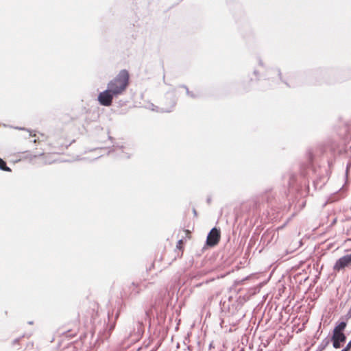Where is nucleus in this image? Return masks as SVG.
<instances>
[{"label":"nucleus","instance_id":"2","mask_svg":"<svg viewBox=\"0 0 351 351\" xmlns=\"http://www.w3.org/2000/svg\"><path fill=\"white\" fill-rule=\"evenodd\" d=\"M115 97L112 91L108 88L98 95V101L104 106H110L112 103L113 97Z\"/></svg>","mask_w":351,"mask_h":351},{"label":"nucleus","instance_id":"5","mask_svg":"<svg viewBox=\"0 0 351 351\" xmlns=\"http://www.w3.org/2000/svg\"><path fill=\"white\" fill-rule=\"evenodd\" d=\"M346 339V337L343 333L333 332L332 337L333 347L335 348H339L341 347V343L345 342Z\"/></svg>","mask_w":351,"mask_h":351},{"label":"nucleus","instance_id":"3","mask_svg":"<svg viewBox=\"0 0 351 351\" xmlns=\"http://www.w3.org/2000/svg\"><path fill=\"white\" fill-rule=\"evenodd\" d=\"M220 239V231L216 228H213L208 234L206 245L210 247H214L219 243Z\"/></svg>","mask_w":351,"mask_h":351},{"label":"nucleus","instance_id":"9","mask_svg":"<svg viewBox=\"0 0 351 351\" xmlns=\"http://www.w3.org/2000/svg\"><path fill=\"white\" fill-rule=\"evenodd\" d=\"M182 245H183L182 240H180V241H178V242L177 243V247L179 249H182Z\"/></svg>","mask_w":351,"mask_h":351},{"label":"nucleus","instance_id":"8","mask_svg":"<svg viewBox=\"0 0 351 351\" xmlns=\"http://www.w3.org/2000/svg\"><path fill=\"white\" fill-rule=\"evenodd\" d=\"M63 141V138H60L57 141H56V143L58 145H60L61 146V149H60V151H64L65 149H66L69 145H70V143H66L65 145L63 144L62 143Z\"/></svg>","mask_w":351,"mask_h":351},{"label":"nucleus","instance_id":"7","mask_svg":"<svg viewBox=\"0 0 351 351\" xmlns=\"http://www.w3.org/2000/svg\"><path fill=\"white\" fill-rule=\"evenodd\" d=\"M0 169L5 171H11V169L7 167L6 162L1 158H0Z\"/></svg>","mask_w":351,"mask_h":351},{"label":"nucleus","instance_id":"6","mask_svg":"<svg viewBox=\"0 0 351 351\" xmlns=\"http://www.w3.org/2000/svg\"><path fill=\"white\" fill-rule=\"evenodd\" d=\"M346 323L345 322H340L335 328H334L333 332L336 333H343V331L346 327Z\"/></svg>","mask_w":351,"mask_h":351},{"label":"nucleus","instance_id":"11","mask_svg":"<svg viewBox=\"0 0 351 351\" xmlns=\"http://www.w3.org/2000/svg\"><path fill=\"white\" fill-rule=\"evenodd\" d=\"M193 214H194V216H195V217H197V210H195V208H193Z\"/></svg>","mask_w":351,"mask_h":351},{"label":"nucleus","instance_id":"10","mask_svg":"<svg viewBox=\"0 0 351 351\" xmlns=\"http://www.w3.org/2000/svg\"><path fill=\"white\" fill-rule=\"evenodd\" d=\"M186 234L189 238H191V232L189 230H185Z\"/></svg>","mask_w":351,"mask_h":351},{"label":"nucleus","instance_id":"1","mask_svg":"<svg viewBox=\"0 0 351 351\" xmlns=\"http://www.w3.org/2000/svg\"><path fill=\"white\" fill-rule=\"evenodd\" d=\"M130 84V74L126 69L120 71L119 74L108 84V88L117 97L122 95Z\"/></svg>","mask_w":351,"mask_h":351},{"label":"nucleus","instance_id":"4","mask_svg":"<svg viewBox=\"0 0 351 351\" xmlns=\"http://www.w3.org/2000/svg\"><path fill=\"white\" fill-rule=\"evenodd\" d=\"M351 265V254H347L339 258L334 265L333 269L335 271H339L346 267Z\"/></svg>","mask_w":351,"mask_h":351},{"label":"nucleus","instance_id":"12","mask_svg":"<svg viewBox=\"0 0 351 351\" xmlns=\"http://www.w3.org/2000/svg\"><path fill=\"white\" fill-rule=\"evenodd\" d=\"M350 350L348 348H347L346 347L343 349L341 351H349Z\"/></svg>","mask_w":351,"mask_h":351}]
</instances>
